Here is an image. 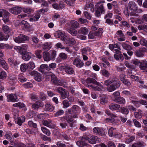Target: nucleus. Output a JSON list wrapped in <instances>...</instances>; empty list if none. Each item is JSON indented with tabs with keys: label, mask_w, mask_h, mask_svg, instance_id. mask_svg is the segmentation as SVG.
Instances as JSON below:
<instances>
[{
	"label": "nucleus",
	"mask_w": 147,
	"mask_h": 147,
	"mask_svg": "<svg viewBox=\"0 0 147 147\" xmlns=\"http://www.w3.org/2000/svg\"><path fill=\"white\" fill-rule=\"evenodd\" d=\"M29 39L28 37L27 36L20 34L18 37L15 38L14 41L17 43H21L24 42V41L28 40Z\"/></svg>",
	"instance_id": "1"
},
{
	"label": "nucleus",
	"mask_w": 147,
	"mask_h": 147,
	"mask_svg": "<svg viewBox=\"0 0 147 147\" xmlns=\"http://www.w3.org/2000/svg\"><path fill=\"white\" fill-rule=\"evenodd\" d=\"M9 11L11 13L13 14L18 15L22 12V7L19 6L12 7L10 8Z\"/></svg>",
	"instance_id": "2"
},
{
	"label": "nucleus",
	"mask_w": 147,
	"mask_h": 147,
	"mask_svg": "<svg viewBox=\"0 0 147 147\" xmlns=\"http://www.w3.org/2000/svg\"><path fill=\"white\" fill-rule=\"evenodd\" d=\"M100 139L96 136H92L90 138L88 137V141L90 144H94L100 142Z\"/></svg>",
	"instance_id": "3"
},
{
	"label": "nucleus",
	"mask_w": 147,
	"mask_h": 147,
	"mask_svg": "<svg viewBox=\"0 0 147 147\" xmlns=\"http://www.w3.org/2000/svg\"><path fill=\"white\" fill-rule=\"evenodd\" d=\"M30 74L34 77L35 80L38 82H40L41 81V76L40 74L37 71H33L30 73Z\"/></svg>",
	"instance_id": "4"
},
{
	"label": "nucleus",
	"mask_w": 147,
	"mask_h": 147,
	"mask_svg": "<svg viewBox=\"0 0 147 147\" xmlns=\"http://www.w3.org/2000/svg\"><path fill=\"white\" fill-rule=\"evenodd\" d=\"M93 131L95 133L103 136L106 134V132L103 129L100 128L98 127H96L94 128Z\"/></svg>",
	"instance_id": "5"
},
{
	"label": "nucleus",
	"mask_w": 147,
	"mask_h": 147,
	"mask_svg": "<svg viewBox=\"0 0 147 147\" xmlns=\"http://www.w3.org/2000/svg\"><path fill=\"white\" fill-rule=\"evenodd\" d=\"M73 64L79 68L82 67L84 64V63L80 59L78 58H76L74 60Z\"/></svg>",
	"instance_id": "6"
},
{
	"label": "nucleus",
	"mask_w": 147,
	"mask_h": 147,
	"mask_svg": "<svg viewBox=\"0 0 147 147\" xmlns=\"http://www.w3.org/2000/svg\"><path fill=\"white\" fill-rule=\"evenodd\" d=\"M56 34L57 37L60 38L62 40H65L66 38V36L65 32L63 31H58L56 32Z\"/></svg>",
	"instance_id": "7"
},
{
	"label": "nucleus",
	"mask_w": 147,
	"mask_h": 147,
	"mask_svg": "<svg viewBox=\"0 0 147 147\" xmlns=\"http://www.w3.org/2000/svg\"><path fill=\"white\" fill-rule=\"evenodd\" d=\"M128 7L129 9L133 12L136 10L137 9L136 4L134 1H133L129 2L128 4Z\"/></svg>",
	"instance_id": "8"
},
{
	"label": "nucleus",
	"mask_w": 147,
	"mask_h": 147,
	"mask_svg": "<svg viewBox=\"0 0 147 147\" xmlns=\"http://www.w3.org/2000/svg\"><path fill=\"white\" fill-rule=\"evenodd\" d=\"M8 78V81L11 85H14L16 82L17 79L15 75L12 74H10Z\"/></svg>",
	"instance_id": "9"
},
{
	"label": "nucleus",
	"mask_w": 147,
	"mask_h": 147,
	"mask_svg": "<svg viewBox=\"0 0 147 147\" xmlns=\"http://www.w3.org/2000/svg\"><path fill=\"white\" fill-rule=\"evenodd\" d=\"M7 100L8 102H15L17 99V96L14 94H9L7 96Z\"/></svg>",
	"instance_id": "10"
},
{
	"label": "nucleus",
	"mask_w": 147,
	"mask_h": 147,
	"mask_svg": "<svg viewBox=\"0 0 147 147\" xmlns=\"http://www.w3.org/2000/svg\"><path fill=\"white\" fill-rule=\"evenodd\" d=\"M63 69L66 73L68 74H72L74 73L73 68L70 66H66Z\"/></svg>",
	"instance_id": "11"
},
{
	"label": "nucleus",
	"mask_w": 147,
	"mask_h": 147,
	"mask_svg": "<svg viewBox=\"0 0 147 147\" xmlns=\"http://www.w3.org/2000/svg\"><path fill=\"white\" fill-rule=\"evenodd\" d=\"M95 7L97 10L100 11L102 14H103L105 13V10L103 4L98 3L95 5Z\"/></svg>",
	"instance_id": "12"
},
{
	"label": "nucleus",
	"mask_w": 147,
	"mask_h": 147,
	"mask_svg": "<svg viewBox=\"0 0 147 147\" xmlns=\"http://www.w3.org/2000/svg\"><path fill=\"white\" fill-rule=\"evenodd\" d=\"M42 124L47 127L52 128L53 126L52 125V121L50 119L43 120L42 122Z\"/></svg>",
	"instance_id": "13"
},
{
	"label": "nucleus",
	"mask_w": 147,
	"mask_h": 147,
	"mask_svg": "<svg viewBox=\"0 0 147 147\" xmlns=\"http://www.w3.org/2000/svg\"><path fill=\"white\" fill-rule=\"evenodd\" d=\"M22 58L24 61H28L31 58V53L29 52H26L21 54Z\"/></svg>",
	"instance_id": "14"
},
{
	"label": "nucleus",
	"mask_w": 147,
	"mask_h": 147,
	"mask_svg": "<svg viewBox=\"0 0 147 147\" xmlns=\"http://www.w3.org/2000/svg\"><path fill=\"white\" fill-rule=\"evenodd\" d=\"M42 105L41 102L40 101L37 100L35 103L32 104V107L34 110H38L40 107H41Z\"/></svg>",
	"instance_id": "15"
},
{
	"label": "nucleus",
	"mask_w": 147,
	"mask_h": 147,
	"mask_svg": "<svg viewBox=\"0 0 147 147\" xmlns=\"http://www.w3.org/2000/svg\"><path fill=\"white\" fill-rule=\"evenodd\" d=\"M109 107L111 110H117L120 107V106L117 104L111 103L109 105Z\"/></svg>",
	"instance_id": "16"
},
{
	"label": "nucleus",
	"mask_w": 147,
	"mask_h": 147,
	"mask_svg": "<svg viewBox=\"0 0 147 147\" xmlns=\"http://www.w3.org/2000/svg\"><path fill=\"white\" fill-rule=\"evenodd\" d=\"M88 31V30L87 28L82 27L78 30V32L80 34L86 35Z\"/></svg>",
	"instance_id": "17"
},
{
	"label": "nucleus",
	"mask_w": 147,
	"mask_h": 147,
	"mask_svg": "<svg viewBox=\"0 0 147 147\" xmlns=\"http://www.w3.org/2000/svg\"><path fill=\"white\" fill-rule=\"evenodd\" d=\"M114 101L117 103L120 104H124L125 103V99L122 97H119L115 98Z\"/></svg>",
	"instance_id": "18"
},
{
	"label": "nucleus",
	"mask_w": 147,
	"mask_h": 147,
	"mask_svg": "<svg viewBox=\"0 0 147 147\" xmlns=\"http://www.w3.org/2000/svg\"><path fill=\"white\" fill-rule=\"evenodd\" d=\"M65 119L67 122L69 124L70 127H73V124L75 122L74 119L69 116L66 117H65Z\"/></svg>",
	"instance_id": "19"
},
{
	"label": "nucleus",
	"mask_w": 147,
	"mask_h": 147,
	"mask_svg": "<svg viewBox=\"0 0 147 147\" xmlns=\"http://www.w3.org/2000/svg\"><path fill=\"white\" fill-rule=\"evenodd\" d=\"M41 46L42 47V49L45 50H49L51 47V42H45L42 44Z\"/></svg>",
	"instance_id": "20"
},
{
	"label": "nucleus",
	"mask_w": 147,
	"mask_h": 147,
	"mask_svg": "<svg viewBox=\"0 0 147 147\" xmlns=\"http://www.w3.org/2000/svg\"><path fill=\"white\" fill-rule=\"evenodd\" d=\"M124 14L127 16H128L129 15L131 16H136L137 14L131 11V13L129 12L127 7H126L123 11Z\"/></svg>",
	"instance_id": "21"
},
{
	"label": "nucleus",
	"mask_w": 147,
	"mask_h": 147,
	"mask_svg": "<svg viewBox=\"0 0 147 147\" xmlns=\"http://www.w3.org/2000/svg\"><path fill=\"white\" fill-rule=\"evenodd\" d=\"M46 69L47 70H50V69H49V66L46 64H44L41 65L40 67L38 69L39 71L42 72V73H43L44 72V69Z\"/></svg>",
	"instance_id": "22"
},
{
	"label": "nucleus",
	"mask_w": 147,
	"mask_h": 147,
	"mask_svg": "<svg viewBox=\"0 0 147 147\" xmlns=\"http://www.w3.org/2000/svg\"><path fill=\"white\" fill-rule=\"evenodd\" d=\"M43 57L45 61H49L51 60V57L49 53L48 52H43Z\"/></svg>",
	"instance_id": "23"
},
{
	"label": "nucleus",
	"mask_w": 147,
	"mask_h": 147,
	"mask_svg": "<svg viewBox=\"0 0 147 147\" xmlns=\"http://www.w3.org/2000/svg\"><path fill=\"white\" fill-rule=\"evenodd\" d=\"M86 82L87 83H92L97 85H98L99 84V82H97L94 79L92 78H89L87 79Z\"/></svg>",
	"instance_id": "24"
},
{
	"label": "nucleus",
	"mask_w": 147,
	"mask_h": 147,
	"mask_svg": "<svg viewBox=\"0 0 147 147\" xmlns=\"http://www.w3.org/2000/svg\"><path fill=\"white\" fill-rule=\"evenodd\" d=\"M116 129L113 127H111L109 128L108 130V134L110 137H113L116 132Z\"/></svg>",
	"instance_id": "25"
},
{
	"label": "nucleus",
	"mask_w": 147,
	"mask_h": 147,
	"mask_svg": "<svg viewBox=\"0 0 147 147\" xmlns=\"http://www.w3.org/2000/svg\"><path fill=\"white\" fill-rule=\"evenodd\" d=\"M28 47V46L26 45H24L22 47H18L20 49V53L22 54L25 53L27 52L26 50Z\"/></svg>",
	"instance_id": "26"
},
{
	"label": "nucleus",
	"mask_w": 147,
	"mask_h": 147,
	"mask_svg": "<svg viewBox=\"0 0 147 147\" xmlns=\"http://www.w3.org/2000/svg\"><path fill=\"white\" fill-rule=\"evenodd\" d=\"M67 31L72 36H76L78 33L77 30L74 28H70L67 29Z\"/></svg>",
	"instance_id": "27"
},
{
	"label": "nucleus",
	"mask_w": 147,
	"mask_h": 147,
	"mask_svg": "<svg viewBox=\"0 0 147 147\" xmlns=\"http://www.w3.org/2000/svg\"><path fill=\"white\" fill-rule=\"evenodd\" d=\"M54 109L53 107L50 104H47L45 105V110L49 111H52Z\"/></svg>",
	"instance_id": "28"
},
{
	"label": "nucleus",
	"mask_w": 147,
	"mask_h": 147,
	"mask_svg": "<svg viewBox=\"0 0 147 147\" xmlns=\"http://www.w3.org/2000/svg\"><path fill=\"white\" fill-rule=\"evenodd\" d=\"M0 64L5 70L7 69L9 67L7 64L4 60L0 59Z\"/></svg>",
	"instance_id": "29"
},
{
	"label": "nucleus",
	"mask_w": 147,
	"mask_h": 147,
	"mask_svg": "<svg viewBox=\"0 0 147 147\" xmlns=\"http://www.w3.org/2000/svg\"><path fill=\"white\" fill-rule=\"evenodd\" d=\"M40 17V15L39 13H37L32 18H30L29 20L30 22H36L38 20Z\"/></svg>",
	"instance_id": "30"
},
{
	"label": "nucleus",
	"mask_w": 147,
	"mask_h": 147,
	"mask_svg": "<svg viewBox=\"0 0 147 147\" xmlns=\"http://www.w3.org/2000/svg\"><path fill=\"white\" fill-rule=\"evenodd\" d=\"M70 23L71 24V26L72 28H77L79 26V23L76 21L74 20H71Z\"/></svg>",
	"instance_id": "31"
},
{
	"label": "nucleus",
	"mask_w": 147,
	"mask_h": 147,
	"mask_svg": "<svg viewBox=\"0 0 147 147\" xmlns=\"http://www.w3.org/2000/svg\"><path fill=\"white\" fill-rule=\"evenodd\" d=\"M51 81L53 83L57 85H62V84L61 82L58 80L56 76L53 78L51 79Z\"/></svg>",
	"instance_id": "32"
},
{
	"label": "nucleus",
	"mask_w": 147,
	"mask_h": 147,
	"mask_svg": "<svg viewBox=\"0 0 147 147\" xmlns=\"http://www.w3.org/2000/svg\"><path fill=\"white\" fill-rule=\"evenodd\" d=\"M100 72L102 75L105 77H109L110 75L109 72L105 69L101 70L100 71Z\"/></svg>",
	"instance_id": "33"
},
{
	"label": "nucleus",
	"mask_w": 147,
	"mask_h": 147,
	"mask_svg": "<svg viewBox=\"0 0 147 147\" xmlns=\"http://www.w3.org/2000/svg\"><path fill=\"white\" fill-rule=\"evenodd\" d=\"M25 121V118L24 116L19 117L18 119L17 123L20 126H21L22 123Z\"/></svg>",
	"instance_id": "34"
},
{
	"label": "nucleus",
	"mask_w": 147,
	"mask_h": 147,
	"mask_svg": "<svg viewBox=\"0 0 147 147\" xmlns=\"http://www.w3.org/2000/svg\"><path fill=\"white\" fill-rule=\"evenodd\" d=\"M63 105V108L64 109H66L71 105V104L69 103V101L67 100H64L62 102Z\"/></svg>",
	"instance_id": "35"
},
{
	"label": "nucleus",
	"mask_w": 147,
	"mask_h": 147,
	"mask_svg": "<svg viewBox=\"0 0 147 147\" xmlns=\"http://www.w3.org/2000/svg\"><path fill=\"white\" fill-rule=\"evenodd\" d=\"M136 56L138 57H142L144 56V54L142 53L139 49L136 50L134 52Z\"/></svg>",
	"instance_id": "36"
},
{
	"label": "nucleus",
	"mask_w": 147,
	"mask_h": 147,
	"mask_svg": "<svg viewBox=\"0 0 147 147\" xmlns=\"http://www.w3.org/2000/svg\"><path fill=\"white\" fill-rule=\"evenodd\" d=\"M71 110L74 113H76L80 111V109L79 106L75 105L71 107Z\"/></svg>",
	"instance_id": "37"
},
{
	"label": "nucleus",
	"mask_w": 147,
	"mask_h": 147,
	"mask_svg": "<svg viewBox=\"0 0 147 147\" xmlns=\"http://www.w3.org/2000/svg\"><path fill=\"white\" fill-rule=\"evenodd\" d=\"M22 10L23 12L28 14H30L33 11L32 9L30 7H28L27 8L22 7Z\"/></svg>",
	"instance_id": "38"
},
{
	"label": "nucleus",
	"mask_w": 147,
	"mask_h": 147,
	"mask_svg": "<svg viewBox=\"0 0 147 147\" xmlns=\"http://www.w3.org/2000/svg\"><path fill=\"white\" fill-rule=\"evenodd\" d=\"M18 79L21 82H25L27 80L26 78L23 74H20L19 75Z\"/></svg>",
	"instance_id": "39"
},
{
	"label": "nucleus",
	"mask_w": 147,
	"mask_h": 147,
	"mask_svg": "<svg viewBox=\"0 0 147 147\" xmlns=\"http://www.w3.org/2000/svg\"><path fill=\"white\" fill-rule=\"evenodd\" d=\"M107 96L105 95L102 97L100 99V103L102 105H105L107 102Z\"/></svg>",
	"instance_id": "40"
},
{
	"label": "nucleus",
	"mask_w": 147,
	"mask_h": 147,
	"mask_svg": "<svg viewBox=\"0 0 147 147\" xmlns=\"http://www.w3.org/2000/svg\"><path fill=\"white\" fill-rule=\"evenodd\" d=\"M122 46L124 49L127 50H130L132 49L130 46L125 43H123L122 44Z\"/></svg>",
	"instance_id": "41"
},
{
	"label": "nucleus",
	"mask_w": 147,
	"mask_h": 147,
	"mask_svg": "<svg viewBox=\"0 0 147 147\" xmlns=\"http://www.w3.org/2000/svg\"><path fill=\"white\" fill-rule=\"evenodd\" d=\"M114 57L117 60H119L120 59L121 60L123 61L124 59V58L121 53L119 54H115Z\"/></svg>",
	"instance_id": "42"
},
{
	"label": "nucleus",
	"mask_w": 147,
	"mask_h": 147,
	"mask_svg": "<svg viewBox=\"0 0 147 147\" xmlns=\"http://www.w3.org/2000/svg\"><path fill=\"white\" fill-rule=\"evenodd\" d=\"M139 67L142 70H145L147 68V62H144L143 63H140Z\"/></svg>",
	"instance_id": "43"
},
{
	"label": "nucleus",
	"mask_w": 147,
	"mask_h": 147,
	"mask_svg": "<svg viewBox=\"0 0 147 147\" xmlns=\"http://www.w3.org/2000/svg\"><path fill=\"white\" fill-rule=\"evenodd\" d=\"M9 14V13L6 11V12H5V13L3 16V20L5 22L8 21Z\"/></svg>",
	"instance_id": "44"
},
{
	"label": "nucleus",
	"mask_w": 147,
	"mask_h": 147,
	"mask_svg": "<svg viewBox=\"0 0 147 147\" xmlns=\"http://www.w3.org/2000/svg\"><path fill=\"white\" fill-rule=\"evenodd\" d=\"M9 36H5L2 32H0V41H6L8 38Z\"/></svg>",
	"instance_id": "45"
},
{
	"label": "nucleus",
	"mask_w": 147,
	"mask_h": 147,
	"mask_svg": "<svg viewBox=\"0 0 147 147\" xmlns=\"http://www.w3.org/2000/svg\"><path fill=\"white\" fill-rule=\"evenodd\" d=\"M41 129L42 132L48 136L50 135L51 133L49 130L44 127H41Z\"/></svg>",
	"instance_id": "46"
},
{
	"label": "nucleus",
	"mask_w": 147,
	"mask_h": 147,
	"mask_svg": "<svg viewBox=\"0 0 147 147\" xmlns=\"http://www.w3.org/2000/svg\"><path fill=\"white\" fill-rule=\"evenodd\" d=\"M46 74L47 76V78H53L55 77V76L51 71H48L46 73Z\"/></svg>",
	"instance_id": "47"
},
{
	"label": "nucleus",
	"mask_w": 147,
	"mask_h": 147,
	"mask_svg": "<svg viewBox=\"0 0 147 147\" xmlns=\"http://www.w3.org/2000/svg\"><path fill=\"white\" fill-rule=\"evenodd\" d=\"M77 145L79 147H83L86 146L87 144L85 142H83L81 140L78 141L76 142Z\"/></svg>",
	"instance_id": "48"
},
{
	"label": "nucleus",
	"mask_w": 147,
	"mask_h": 147,
	"mask_svg": "<svg viewBox=\"0 0 147 147\" xmlns=\"http://www.w3.org/2000/svg\"><path fill=\"white\" fill-rule=\"evenodd\" d=\"M3 29L4 32L6 34L9 33L10 32L9 27L6 25H4L3 26Z\"/></svg>",
	"instance_id": "49"
},
{
	"label": "nucleus",
	"mask_w": 147,
	"mask_h": 147,
	"mask_svg": "<svg viewBox=\"0 0 147 147\" xmlns=\"http://www.w3.org/2000/svg\"><path fill=\"white\" fill-rule=\"evenodd\" d=\"M27 66L26 63H23L20 66V69L21 71L23 72H25L27 68Z\"/></svg>",
	"instance_id": "50"
},
{
	"label": "nucleus",
	"mask_w": 147,
	"mask_h": 147,
	"mask_svg": "<svg viewBox=\"0 0 147 147\" xmlns=\"http://www.w3.org/2000/svg\"><path fill=\"white\" fill-rule=\"evenodd\" d=\"M13 106L14 107H18L20 108H22L24 107V104L20 102H18L13 104Z\"/></svg>",
	"instance_id": "51"
},
{
	"label": "nucleus",
	"mask_w": 147,
	"mask_h": 147,
	"mask_svg": "<svg viewBox=\"0 0 147 147\" xmlns=\"http://www.w3.org/2000/svg\"><path fill=\"white\" fill-rule=\"evenodd\" d=\"M69 93L67 91H64L62 94H61V97L62 99H64L68 97L69 96Z\"/></svg>",
	"instance_id": "52"
},
{
	"label": "nucleus",
	"mask_w": 147,
	"mask_h": 147,
	"mask_svg": "<svg viewBox=\"0 0 147 147\" xmlns=\"http://www.w3.org/2000/svg\"><path fill=\"white\" fill-rule=\"evenodd\" d=\"M30 98L31 100L34 101L38 99V97L36 95L33 93H32L30 94Z\"/></svg>",
	"instance_id": "53"
},
{
	"label": "nucleus",
	"mask_w": 147,
	"mask_h": 147,
	"mask_svg": "<svg viewBox=\"0 0 147 147\" xmlns=\"http://www.w3.org/2000/svg\"><path fill=\"white\" fill-rule=\"evenodd\" d=\"M27 67L30 69H33L35 67L34 63L32 61L30 62L28 64Z\"/></svg>",
	"instance_id": "54"
},
{
	"label": "nucleus",
	"mask_w": 147,
	"mask_h": 147,
	"mask_svg": "<svg viewBox=\"0 0 147 147\" xmlns=\"http://www.w3.org/2000/svg\"><path fill=\"white\" fill-rule=\"evenodd\" d=\"M147 27V25L145 24H140L138 26V28L139 30H145Z\"/></svg>",
	"instance_id": "55"
},
{
	"label": "nucleus",
	"mask_w": 147,
	"mask_h": 147,
	"mask_svg": "<svg viewBox=\"0 0 147 147\" xmlns=\"http://www.w3.org/2000/svg\"><path fill=\"white\" fill-rule=\"evenodd\" d=\"M36 115V113L33 111H30L28 114V116L31 118L35 117Z\"/></svg>",
	"instance_id": "56"
},
{
	"label": "nucleus",
	"mask_w": 147,
	"mask_h": 147,
	"mask_svg": "<svg viewBox=\"0 0 147 147\" xmlns=\"http://www.w3.org/2000/svg\"><path fill=\"white\" fill-rule=\"evenodd\" d=\"M121 112L123 114L127 115L129 113V110L127 108L123 107L121 108Z\"/></svg>",
	"instance_id": "57"
},
{
	"label": "nucleus",
	"mask_w": 147,
	"mask_h": 147,
	"mask_svg": "<svg viewBox=\"0 0 147 147\" xmlns=\"http://www.w3.org/2000/svg\"><path fill=\"white\" fill-rule=\"evenodd\" d=\"M7 77V74L5 72L2 71L0 72V79H4Z\"/></svg>",
	"instance_id": "58"
},
{
	"label": "nucleus",
	"mask_w": 147,
	"mask_h": 147,
	"mask_svg": "<svg viewBox=\"0 0 147 147\" xmlns=\"http://www.w3.org/2000/svg\"><path fill=\"white\" fill-rule=\"evenodd\" d=\"M28 125L31 127H33L34 128L37 127V125L36 123H34L32 121H30L28 122Z\"/></svg>",
	"instance_id": "59"
},
{
	"label": "nucleus",
	"mask_w": 147,
	"mask_h": 147,
	"mask_svg": "<svg viewBox=\"0 0 147 147\" xmlns=\"http://www.w3.org/2000/svg\"><path fill=\"white\" fill-rule=\"evenodd\" d=\"M115 86L113 84L111 85L108 88V91L110 92H112L116 89Z\"/></svg>",
	"instance_id": "60"
},
{
	"label": "nucleus",
	"mask_w": 147,
	"mask_h": 147,
	"mask_svg": "<svg viewBox=\"0 0 147 147\" xmlns=\"http://www.w3.org/2000/svg\"><path fill=\"white\" fill-rule=\"evenodd\" d=\"M140 43L142 45L145 47L147 45V41L144 38H142L140 40Z\"/></svg>",
	"instance_id": "61"
},
{
	"label": "nucleus",
	"mask_w": 147,
	"mask_h": 147,
	"mask_svg": "<svg viewBox=\"0 0 147 147\" xmlns=\"http://www.w3.org/2000/svg\"><path fill=\"white\" fill-rule=\"evenodd\" d=\"M136 143L138 147H144L146 145L145 143L142 141H139Z\"/></svg>",
	"instance_id": "62"
},
{
	"label": "nucleus",
	"mask_w": 147,
	"mask_h": 147,
	"mask_svg": "<svg viewBox=\"0 0 147 147\" xmlns=\"http://www.w3.org/2000/svg\"><path fill=\"white\" fill-rule=\"evenodd\" d=\"M133 122L134 125L136 127H141V125L140 123L136 119H134L133 120Z\"/></svg>",
	"instance_id": "63"
},
{
	"label": "nucleus",
	"mask_w": 147,
	"mask_h": 147,
	"mask_svg": "<svg viewBox=\"0 0 147 147\" xmlns=\"http://www.w3.org/2000/svg\"><path fill=\"white\" fill-rule=\"evenodd\" d=\"M41 53L42 51L41 50H38L35 52V54L36 57L39 59H40L42 57Z\"/></svg>",
	"instance_id": "64"
}]
</instances>
